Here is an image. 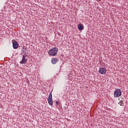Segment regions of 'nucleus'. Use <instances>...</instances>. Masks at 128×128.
Instances as JSON below:
<instances>
[{"mask_svg":"<svg viewBox=\"0 0 128 128\" xmlns=\"http://www.w3.org/2000/svg\"><path fill=\"white\" fill-rule=\"evenodd\" d=\"M27 62H28V59L26 58V56L24 55L22 56V60L21 62H20V64H26Z\"/></svg>","mask_w":128,"mask_h":128,"instance_id":"5","label":"nucleus"},{"mask_svg":"<svg viewBox=\"0 0 128 128\" xmlns=\"http://www.w3.org/2000/svg\"><path fill=\"white\" fill-rule=\"evenodd\" d=\"M58 52V49L56 48H54L48 51V54L51 56H56Z\"/></svg>","mask_w":128,"mask_h":128,"instance_id":"1","label":"nucleus"},{"mask_svg":"<svg viewBox=\"0 0 128 128\" xmlns=\"http://www.w3.org/2000/svg\"><path fill=\"white\" fill-rule=\"evenodd\" d=\"M122 96V90L120 88L116 89L114 92V98H120Z\"/></svg>","mask_w":128,"mask_h":128,"instance_id":"2","label":"nucleus"},{"mask_svg":"<svg viewBox=\"0 0 128 128\" xmlns=\"http://www.w3.org/2000/svg\"><path fill=\"white\" fill-rule=\"evenodd\" d=\"M84 25L82 24H80L78 26V30H84Z\"/></svg>","mask_w":128,"mask_h":128,"instance_id":"8","label":"nucleus"},{"mask_svg":"<svg viewBox=\"0 0 128 128\" xmlns=\"http://www.w3.org/2000/svg\"><path fill=\"white\" fill-rule=\"evenodd\" d=\"M99 72L101 74H106V68H101L99 70Z\"/></svg>","mask_w":128,"mask_h":128,"instance_id":"4","label":"nucleus"},{"mask_svg":"<svg viewBox=\"0 0 128 128\" xmlns=\"http://www.w3.org/2000/svg\"><path fill=\"white\" fill-rule=\"evenodd\" d=\"M48 102L50 106H52V104H54V101H52V92L49 94L48 98Z\"/></svg>","mask_w":128,"mask_h":128,"instance_id":"3","label":"nucleus"},{"mask_svg":"<svg viewBox=\"0 0 128 128\" xmlns=\"http://www.w3.org/2000/svg\"><path fill=\"white\" fill-rule=\"evenodd\" d=\"M56 104H60V102H58V101H56Z\"/></svg>","mask_w":128,"mask_h":128,"instance_id":"9","label":"nucleus"},{"mask_svg":"<svg viewBox=\"0 0 128 128\" xmlns=\"http://www.w3.org/2000/svg\"><path fill=\"white\" fill-rule=\"evenodd\" d=\"M52 63L53 64H56L58 62V59L56 58H52Z\"/></svg>","mask_w":128,"mask_h":128,"instance_id":"7","label":"nucleus"},{"mask_svg":"<svg viewBox=\"0 0 128 128\" xmlns=\"http://www.w3.org/2000/svg\"><path fill=\"white\" fill-rule=\"evenodd\" d=\"M12 46L14 50H16L18 48V43L17 42H14L12 43Z\"/></svg>","mask_w":128,"mask_h":128,"instance_id":"6","label":"nucleus"}]
</instances>
